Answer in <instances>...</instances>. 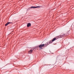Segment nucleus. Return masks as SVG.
I'll use <instances>...</instances> for the list:
<instances>
[{
	"instance_id": "nucleus-1",
	"label": "nucleus",
	"mask_w": 74,
	"mask_h": 74,
	"mask_svg": "<svg viewBox=\"0 0 74 74\" xmlns=\"http://www.w3.org/2000/svg\"><path fill=\"white\" fill-rule=\"evenodd\" d=\"M57 38H57H53L52 41L50 40L49 41L45 43V44H41L39 45L38 46V47L40 48V50H41L42 49V47H44V46L45 45H46V47H47V46L48 45H49V44H50L51 43H52V42L54 41H55V40H56Z\"/></svg>"
},
{
	"instance_id": "nucleus-2",
	"label": "nucleus",
	"mask_w": 74,
	"mask_h": 74,
	"mask_svg": "<svg viewBox=\"0 0 74 74\" xmlns=\"http://www.w3.org/2000/svg\"><path fill=\"white\" fill-rule=\"evenodd\" d=\"M65 36V34H62V35L59 36H58L57 37V38H62L63 37H64V36Z\"/></svg>"
},
{
	"instance_id": "nucleus-3",
	"label": "nucleus",
	"mask_w": 74,
	"mask_h": 74,
	"mask_svg": "<svg viewBox=\"0 0 74 74\" xmlns=\"http://www.w3.org/2000/svg\"><path fill=\"white\" fill-rule=\"evenodd\" d=\"M40 6H32L31 7V8H40Z\"/></svg>"
},
{
	"instance_id": "nucleus-4",
	"label": "nucleus",
	"mask_w": 74,
	"mask_h": 74,
	"mask_svg": "<svg viewBox=\"0 0 74 74\" xmlns=\"http://www.w3.org/2000/svg\"><path fill=\"white\" fill-rule=\"evenodd\" d=\"M10 23H11V22H8V23H6L5 25V26H7V25H8V24H10Z\"/></svg>"
},
{
	"instance_id": "nucleus-5",
	"label": "nucleus",
	"mask_w": 74,
	"mask_h": 74,
	"mask_svg": "<svg viewBox=\"0 0 74 74\" xmlns=\"http://www.w3.org/2000/svg\"><path fill=\"white\" fill-rule=\"evenodd\" d=\"M31 26V23H28L27 25V27H28L29 26Z\"/></svg>"
},
{
	"instance_id": "nucleus-6",
	"label": "nucleus",
	"mask_w": 74,
	"mask_h": 74,
	"mask_svg": "<svg viewBox=\"0 0 74 74\" xmlns=\"http://www.w3.org/2000/svg\"><path fill=\"white\" fill-rule=\"evenodd\" d=\"M33 52V50H30L29 51V53H32Z\"/></svg>"
}]
</instances>
